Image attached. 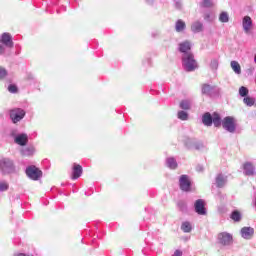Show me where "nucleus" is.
<instances>
[{
	"label": "nucleus",
	"mask_w": 256,
	"mask_h": 256,
	"mask_svg": "<svg viewBox=\"0 0 256 256\" xmlns=\"http://www.w3.org/2000/svg\"><path fill=\"white\" fill-rule=\"evenodd\" d=\"M243 101L248 107H253V105H255V99L252 97H245Z\"/></svg>",
	"instance_id": "nucleus-33"
},
{
	"label": "nucleus",
	"mask_w": 256,
	"mask_h": 256,
	"mask_svg": "<svg viewBox=\"0 0 256 256\" xmlns=\"http://www.w3.org/2000/svg\"><path fill=\"white\" fill-rule=\"evenodd\" d=\"M232 71H234V73H236V75H241V65L239 64V62L233 60L230 63Z\"/></svg>",
	"instance_id": "nucleus-25"
},
{
	"label": "nucleus",
	"mask_w": 256,
	"mask_h": 256,
	"mask_svg": "<svg viewBox=\"0 0 256 256\" xmlns=\"http://www.w3.org/2000/svg\"><path fill=\"white\" fill-rule=\"evenodd\" d=\"M179 51L185 55L186 53H191V42L186 40L179 44Z\"/></svg>",
	"instance_id": "nucleus-16"
},
{
	"label": "nucleus",
	"mask_w": 256,
	"mask_h": 256,
	"mask_svg": "<svg viewBox=\"0 0 256 256\" xmlns=\"http://www.w3.org/2000/svg\"><path fill=\"white\" fill-rule=\"evenodd\" d=\"M166 165L169 169H177L178 164H177V160H175V158L173 157H169L166 159Z\"/></svg>",
	"instance_id": "nucleus-23"
},
{
	"label": "nucleus",
	"mask_w": 256,
	"mask_h": 256,
	"mask_svg": "<svg viewBox=\"0 0 256 256\" xmlns=\"http://www.w3.org/2000/svg\"><path fill=\"white\" fill-rule=\"evenodd\" d=\"M235 123L236 121L232 116H227L222 120V127L225 131H228V133H235V130L237 129Z\"/></svg>",
	"instance_id": "nucleus-3"
},
{
	"label": "nucleus",
	"mask_w": 256,
	"mask_h": 256,
	"mask_svg": "<svg viewBox=\"0 0 256 256\" xmlns=\"http://www.w3.org/2000/svg\"><path fill=\"white\" fill-rule=\"evenodd\" d=\"M196 171H197L198 173L203 172V171H204L203 166H202V165H198V166L196 167Z\"/></svg>",
	"instance_id": "nucleus-41"
},
{
	"label": "nucleus",
	"mask_w": 256,
	"mask_h": 256,
	"mask_svg": "<svg viewBox=\"0 0 256 256\" xmlns=\"http://www.w3.org/2000/svg\"><path fill=\"white\" fill-rule=\"evenodd\" d=\"M83 175V167L79 164H74L72 168V179H79Z\"/></svg>",
	"instance_id": "nucleus-15"
},
{
	"label": "nucleus",
	"mask_w": 256,
	"mask_h": 256,
	"mask_svg": "<svg viewBox=\"0 0 256 256\" xmlns=\"http://www.w3.org/2000/svg\"><path fill=\"white\" fill-rule=\"evenodd\" d=\"M177 205L180 211H187V204L185 202L179 201Z\"/></svg>",
	"instance_id": "nucleus-37"
},
{
	"label": "nucleus",
	"mask_w": 256,
	"mask_h": 256,
	"mask_svg": "<svg viewBox=\"0 0 256 256\" xmlns=\"http://www.w3.org/2000/svg\"><path fill=\"white\" fill-rule=\"evenodd\" d=\"M9 189V183L6 181H0V192L7 191Z\"/></svg>",
	"instance_id": "nucleus-35"
},
{
	"label": "nucleus",
	"mask_w": 256,
	"mask_h": 256,
	"mask_svg": "<svg viewBox=\"0 0 256 256\" xmlns=\"http://www.w3.org/2000/svg\"><path fill=\"white\" fill-rule=\"evenodd\" d=\"M202 123H203V125H205L206 127H211V125H213V116L211 115V113L206 112V113L202 116Z\"/></svg>",
	"instance_id": "nucleus-17"
},
{
	"label": "nucleus",
	"mask_w": 256,
	"mask_h": 256,
	"mask_svg": "<svg viewBox=\"0 0 256 256\" xmlns=\"http://www.w3.org/2000/svg\"><path fill=\"white\" fill-rule=\"evenodd\" d=\"M177 117L180 119V121H187V119H189V114L183 110H180L178 111Z\"/></svg>",
	"instance_id": "nucleus-31"
},
{
	"label": "nucleus",
	"mask_w": 256,
	"mask_h": 256,
	"mask_svg": "<svg viewBox=\"0 0 256 256\" xmlns=\"http://www.w3.org/2000/svg\"><path fill=\"white\" fill-rule=\"evenodd\" d=\"M148 5H152L153 4V0H147Z\"/></svg>",
	"instance_id": "nucleus-45"
},
{
	"label": "nucleus",
	"mask_w": 256,
	"mask_h": 256,
	"mask_svg": "<svg viewBox=\"0 0 256 256\" xmlns=\"http://www.w3.org/2000/svg\"><path fill=\"white\" fill-rule=\"evenodd\" d=\"M216 187H225V184L227 183V176L223 174H218L215 179Z\"/></svg>",
	"instance_id": "nucleus-18"
},
{
	"label": "nucleus",
	"mask_w": 256,
	"mask_h": 256,
	"mask_svg": "<svg viewBox=\"0 0 256 256\" xmlns=\"http://www.w3.org/2000/svg\"><path fill=\"white\" fill-rule=\"evenodd\" d=\"M182 255H183V252H181L180 250H176L172 256H182Z\"/></svg>",
	"instance_id": "nucleus-42"
},
{
	"label": "nucleus",
	"mask_w": 256,
	"mask_h": 256,
	"mask_svg": "<svg viewBox=\"0 0 256 256\" xmlns=\"http://www.w3.org/2000/svg\"><path fill=\"white\" fill-rule=\"evenodd\" d=\"M210 69L212 71H217L219 69V58H212L210 61Z\"/></svg>",
	"instance_id": "nucleus-28"
},
{
	"label": "nucleus",
	"mask_w": 256,
	"mask_h": 256,
	"mask_svg": "<svg viewBox=\"0 0 256 256\" xmlns=\"http://www.w3.org/2000/svg\"><path fill=\"white\" fill-rule=\"evenodd\" d=\"M14 256H33V255H29V254H25V253H18V254H15Z\"/></svg>",
	"instance_id": "nucleus-43"
},
{
	"label": "nucleus",
	"mask_w": 256,
	"mask_h": 256,
	"mask_svg": "<svg viewBox=\"0 0 256 256\" xmlns=\"http://www.w3.org/2000/svg\"><path fill=\"white\" fill-rule=\"evenodd\" d=\"M240 233L243 239L249 240L253 238V235H255V229H253L252 227H243Z\"/></svg>",
	"instance_id": "nucleus-11"
},
{
	"label": "nucleus",
	"mask_w": 256,
	"mask_h": 256,
	"mask_svg": "<svg viewBox=\"0 0 256 256\" xmlns=\"http://www.w3.org/2000/svg\"><path fill=\"white\" fill-rule=\"evenodd\" d=\"M212 123L214 127H220L221 125H223V121L221 120V116L219 115V113L215 112L212 115Z\"/></svg>",
	"instance_id": "nucleus-22"
},
{
	"label": "nucleus",
	"mask_w": 256,
	"mask_h": 256,
	"mask_svg": "<svg viewBox=\"0 0 256 256\" xmlns=\"http://www.w3.org/2000/svg\"><path fill=\"white\" fill-rule=\"evenodd\" d=\"M244 175L251 176L255 175V166L251 162H246L243 164Z\"/></svg>",
	"instance_id": "nucleus-14"
},
{
	"label": "nucleus",
	"mask_w": 256,
	"mask_h": 256,
	"mask_svg": "<svg viewBox=\"0 0 256 256\" xmlns=\"http://www.w3.org/2000/svg\"><path fill=\"white\" fill-rule=\"evenodd\" d=\"M215 6V2L213 0H202L200 3V7H204L205 9H209Z\"/></svg>",
	"instance_id": "nucleus-27"
},
{
	"label": "nucleus",
	"mask_w": 256,
	"mask_h": 256,
	"mask_svg": "<svg viewBox=\"0 0 256 256\" xmlns=\"http://www.w3.org/2000/svg\"><path fill=\"white\" fill-rule=\"evenodd\" d=\"M159 35V32H153L152 37H157Z\"/></svg>",
	"instance_id": "nucleus-44"
},
{
	"label": "nucleus",
	"mask_w": 256,
	"mask_h": 256,
	"mask_svg": "<svg viewBox=\"0 0 256 256\" xmlns=\"http://www.w3.org/2000/svg\"><path fill=\"white\" fill-rule=\"evenodd\" d=\"M220 23H229V13L221 12L219 15Z\"/></svg>",
	"instance_id": "nucleus-30"
},
{
	"label": "nucleus",
	"mask_w": 256,
	"mask_h": 256,
	"mask_svg": "<svg viewBox=\"0 0 256 256\" xmlns=\"http://www.w3.org/2000/svg\"><path fill=\"white\" fill-rule=\"evenodd\" d=\"M211 91H213V87H211V85L209 84H204L202 87V93L204 95H210Z\"/></svg>",
	"instance_id": "nucleus-32"
},
{
	"label": "nucleus",
	"mask_w": 256,
	"mask_h": 256,
	"mask_svg": "<svg viewBox=\"0 0 256 256\" xmlns=\"http://www.w3.org/2000/svg\"><path fill=\"white\" fill-rule=\"evenodd\" d=\"M186 147H188V149H203V143L197 141L196 139H187L186 141Z\"/></svg>",
	"instance_id": "nucleus-12"
},
{
	"label": "nucleus",
	"mask_w": 256,
	"mask_h": 256,
	"mask_svg": "<svg viewBox=\"0 0 256 256\" xmlns=\"http://www.w3.org/2000/svg\"><path fill=\"white\" fill-rule=\"evenodd\" d=\"M7 77V69L3 68V66H0V81H3Z\"/></svg>",
	"instance_id": "nucleus-36"
},
{
	"label": "nucleus",
	"mask_w": 256,
	"mask_h": 256,
	"mask_svg": "<svg viewBox=\"0 0 256 256\" xmlns=\"http://www.w3.org/2000/svg\"><path fill=\"white\" fill-rule=\"evenodd\" d=\"M8 91L9 93H17L18 89H17V85L15 84H10L8 86Z\"/></svg>",
	"instance_id": "nucleus-38"
},
{
	"label": "nucleus",
	"mask_w": 256,
	"mask_h": 256,
	"mask_svg": "<svg viewBox=\"0 0 256 256\" xmlns=\"http://www.w3.org/2000/svg\"><path fill=\"white\" fill-rule=\"evenodd\" d=\"M191 31L192 33H201V31H203V24L201 21L193 22L191 25Z\"/></svg>",
	"instance_id": "nucleus-20"
},
{
	"label": "nucleus",
	"mask_w": 256,
	"mask_h": 256,
	"mask_svg": "<svg viewBox=\"0 0 256 256\" xmlns=\"http://www.w3.org/2000/svg\"><path fill=\"white\" fill-rule=\"evenodd\" d=\"M182 65L185 71L191 72L197 69V61L193 53H186L182 55Z\"/></svg>",
	"instance_id": "nucleus-1"
},
{
	"label": "nucleus",
	"mask_w": 256,
	"mask_h": 256,
	"mask_svg": "<svg viewBox=\"0 0 256 256\" xmlns=\"http://www.w3.org/2000/svg\"><path fill=\"white\" fill-rule=\"evenodd\" d=\"M242 27L245 33H249L251 31V27H253V20L249 16H244L242 20Z\"/></svg>",
	"instance_id": "nucleus-13"
},
{
	"label": "nucleus",
	"mask_w": 256,
	"mask_h": 256,
	"mask_svg": "<svg viewBox=\"0 0 256 256\" xmlns=\"http://www.w3.org/2000/svg\"><path fill=\"white\" fill-rule=\"evenodd\" d=\"M181 230L183 233H191L193 231V225H191V222L185 221L181 225Z\"/></svg>",
	"instance_id": "nucleus-24"
},
{
	"label": "nucleus",
	"mask_w": 256,
	"mask_h": 256,
	"mask_svg": "<svg viewBox=\"0 0 256 256\" xmlns=\"http://www.w3.org/2000/svg\"><path fill=\"white\" fill-rule=\"evenodd\" d=\"M187 25L185 24V21L179 19L176 21L175 24V31L177 33H183V30L186 29Z\"/></svg>",
	"instance_id": "nucleus-21"
},
{
	"label": "nucleus",
	"mask_w": 256,
	"mask_h": 256,
	"mask_svg": "<svg viewBox=\"0 0 256 256\" xmlns=\"http://www.w3.org/2000/svg\"><path fill=\"white\" fill-rule=\"evenodd\" d=\"M180 109H184V111H189V109H191V100H182L180 102Z\"/></svg>",
	"instance_id": "nucleus-29"
},
{
	"label": "nucleus",
	"mask_w": 256,
	"mask_h": 256,
	"mask_svg": "<svg viewBox=\"0 0 256 256\" xmlns=\"http://www.w3.org/2000/svg\"><path fill=\"white\" fill-rule=\"evenodd\" d=\"M26 175L29 179H32V181H39L41 177H43V171L35 165H31L26 168Z\"/></svg>",
	"instance_id": "nucleus-2"
},
{
	"label": "nucleus",
	"mask_w": 256,
	"mask_h": 256,
	"mask_svg": "<svg viewBox=\"0 0 256 256\" xmlns=\"http://www.w3.org/2000/svg\"><path fill=\"white\" fill-rule=\"evenodd\" d=\"M218 243L220 245L229 246L233 244V235L227 232H221L218 234Z\"/></svg>",
	"instance_id": "nucleus-5"
},
{
	"label": "nucleus",
	"mask_w": 256,
	"mask_h": 256,
	"mask_svg": "<svg viewBox=\"0 0 256 256\" xmlns=\"http://www.w3.org/2000/svg\"><path fill=\"white\" fill-rule=\"evenodd\" d=\"M6 48H7V46L3 45L0 42V55H5Z\"/></svg>",
	"instance_id": "nucleus-39"
},
{
	"label": "nucleus",
	"mask_w": 256,
	"mask_h": 256,
	"mask_svg": "<svg viewBox=\"0 0 256 256\" xmlns=\"http://www.w3.org/2000/svg\"><path fill=\"white\" fill-rule=\"evenodd\" d=\"M20 153L23 157H31L35 154V148L33 146L25 147L20 150Z\"/></svg>",
	"instance_id": "nucleus-19"
},
{
	"label": "nucleus",
	"mask_w": 256,
	"mask_h": 256,
	"mask_svg": "<svg viewBox=\"0 0 256 256\" xmlns=\"http://www.w3.org/2000/svg\"><path fill=\"white\" fill-rule=\"evenodd\" d=\"M175 7H176V9H181L183 7V4L181 3V1L176 0L175 1Z\"/></svg>",
	"instance_id": "nucleus-40"
},
{
	"label": "nucleus",
	"mask_w": 256,
	"mask_h": 256,
	"mask_svg": "<svg viewBox=\"0 0 256 256\" xmlns=\"http://www.w3.org/2000/svg\"><path fill=\"white\" fill-rule=\"evenodd\" d=\"M239 95L240 97H247V95H249V89H247V87L241 86L239 89Z\"/></svg>",
	"instance_id": "nucleus-34"
},
{
	"label": "nucleus",
	"mask_w": 256,
	"mask_h": 256,
	"mask_svg": "<svg viewBox=\"0 0 256 256\" xmlns=\"http://www.w3.org/2000/svg\"><path fill=\"white\" fill-rule=\"evenodd\" d=\"M195 213L197 215H207V209L205 208V200L198 199L194 203Z\"/></svg>",
	"instance_id": "nucleus-9"
},
{
	"label": "nucleus",
	"mask_w": 256,
	"mask_h": 256,
	"mask_svg": "<svg viewBox=\"0 0 256 256\" xmlns=\"http://www.w3.org/2000/svg\"><path fill=\"white\" fill-rule=\"evenodd\" d=\"M25 117V110L21 108H15L10 110V118L13 123H19Z\"/></svg>",
	"instance_id": "nucleus-4"
},
{
	"label": "nucleus",
	"mask_w": 256,
	"mask_h": 256,
	"mask_svg": "<svg viewBox=\"0 0 256 256\" xmlns=\"http://www.w3.org/2000/svg\"><path fill=\"white\" fill-rule=\"evenodd\" d=\"M14 143L20 147H25L29 143V136L26 133L18 134L14 137Z\"/></svg>",
	"instance_id": "nucleus-10"
},
{
	"label": "nucleus",
	"mask_w": 256,
	"mask_h": 256,
	"mask_svg": "<svg viewBox=\"0 0 256 256\" xmlns=\"http://www.w3.org/2000/svg\"><path fill=\"white\" fill-rule=\"evenodd\" d=\"M242 217L243 216L241 215V212H239V210H234L231 213L230 219H232V221H235L236 223H239V221H241Z\"/></svg>",
	"instance_id": "nucleus-26"
},
{
	"label": "nucleus",
	"mask_w": 256,
	"mask_h": 256,
	"mask_svg": "<svg viewBox=\"0 0 256 256\" xmlns=\"http://www.w3.org/2000/svg\"><path fill=\"white\" fill-rule=\"evenodd\" d=\"M179 185L181 191L189 192L191 191V180H189V176L181 175L179 179Z\"/></svg>",
	"instance_id": "nucleus-8"
},
{
	"label": "nucleus",
	"mask_w": 256,
	"mask_h": 256,
	"mask_svg": "<svg viewBox=\"0 0 256 256\" xmlns=\"http://www.w3.org/2000/svg\"><path fill=\"white\" fill-rule=\"evenodd\" d=\"M0 171L2 173H11L13 171V161L9 158L0 159Z\"/></svg>",
	"instance_id": "nucleus-6"
},
{
	"label": "nucleus",
	"mask_w": 256,
	"mask_h": 256,
	"mask_svg": "<svg viewBox=\"0 0 256 256\" xmlns=\"http://www.w3.org/2000/svg\"><path fill=\"white\" fill-rule=\"evenodd\" d=\"M0 43L7 47V49H13L14 43H13V36H11L9 33L4 32L0 36Z\"/></svg>",
	"instance_id": "nucleus-7"
}]
</instances>
